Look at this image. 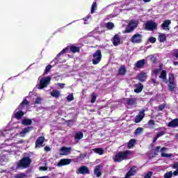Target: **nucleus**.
Returning <instances> with one entry per match:
<instances>
[{"label":"nucleus","mask_w":178,"mask_h":178,"mask_svg":"<svg viewBox=\"0 0 178 178\" xmlns=\"http://www.w3.org/2000/svg\"><path fill=\"white\" fill-rule=\"evenodd\" d=\"M173 169H177L178 170V162H175L172 165Z\"/></svg>","instance_id":"51"},{"label":"nucleus","mask_w":178,"mask_h":178,"mask_svg":"<svg viewBox=\"0 0 178 178\" xmlns=\"http://www.w3.org/2000/svg\"><path fill=\"white\" fill-rule=\"evenodd\" d=\"M127 105H136L137 104V98H127Z\"/></svg>","instance_id":"26"},{"label":"nucleus","mask_w":178,"mask_h":178,"mask_svg":"<svg viewBox=\"0 0 178 178\" xmlns=\"http://www.w3.org/2000/svg\"><path fill=\"white\" fill-rule=\"evenodd\" d=\"M136 139H131L129 142H128V148L129 149L133 148V147H134V144H136Z\"/></svg>","instance_id":"31"},{"label":"nucleus","mask_w":178,"mask_h":178,"mask_svg":"<svg viewBox=\"0 0 178 178\" xmlns=\"http://www.w3.org/2000/svg\"><path fill=\"white\" fill-rule=\"evenodd\" d=\"M44 151L46 152H49V151H51V147H49V146H45L44 147Z\"/></svg>","instance_id":"52"},{"label":"nucleus","mask_w":178,"mask_h":178,"mask_svg":"<svg viewBox=\"0 0 178 178\" xmlns=\"http://www.w3.org/2000/svg\"><path fill=\"white\" fill-rule=\"evenodd\" d=\"M134 92H136V94H138V92H141L144 88V86L141 83H138L137 84H135Z\"/></svg>","instance_id":"20"},{"label":"nucleus","mask_w":178,"mask_h":178,"mask_svg":"<svg viewBox=\"0 0 178 178\" xmlns=\"http://www.w3.org/2000/svg\"><path fill=\"white\" fill-rule=\"evenodd\" d=\"M127 73V70H126V67L124 65H121L118 70V74L120 76H124Z\"/></svg>","instance_id":"23"},{"label":"nucleus","mask_w":178,"mask_h":178,"mask_svg":"<svg viewBox=\"0 0 178 178\" xmlns=\"http://www.w3.org/2000/svg\"><path fill=\"white\" fill-rule=\"evenodd\" d=\"M149 126H155V121L154 120H150L148 122Z\"/></svg>","instance_id":"48"},{"label":"nucleus","mask_w":178,"mask_h":178,"mask_svg":"<svg viewBox=\"0 0 178 178\" xmlns=\"http://www.w3.org/2000/svg\"><path fill=\"white\" fill-rule=\"evenodd\" d=\"M173 176V172L170 171V172H167L165 175H164V178H172Z\"/></svg>","instance_id":"38"},{"label":"nucleus","mask_w":178,"mask_h":178,"mask_svg":"<svg viewBox=\"0 0 178 178\" xmlns=\"http://www.w3.org/2000/svg\"><path fill=\"white\" fill-rule=\"evenodd\" d=\"M95 101H97V95L93 92V93H92V95H91L90 102H91V104H94V102H95Z\"/></svg>","instance_id":"39"},{"label":"nucleus","mask_w":178,"mask_h":178,"mask_svg":"<svg viewBox=\"0 0 178 178\" xmlns=\"http://www.w3.org/2000/svg\"><path fill=\"white\" fill-rule=\"evenodd\" d=\"M166 149V147H162L161 149V152H163V151H165Z\"/></svg>","instance_id":"61"},{"label":"nucleus","mask_w":178,"mask_h":178,"mask_svg":"<svg viewBox=\"0 0 178 178\" xmlns=\"http://www.w3.org/2000/svg\"><path fill=\"white\" fill-rule=\"evenodd\" d=\"M51 82V76H47L46 78H42L40 81V84L38 86L39 90H42L48 87V84Z\"/></svg>","instance_id":"7"},{"label":"nucleus","mask_w":178,"mask_h":178,"mask_svg":"<svg viewBox=\"0 0 178 178\" xmlns=\"http://www.w3.org/2000/svg\"><path fill=\"white\" fill-rule=\"evenodd\" d=\"M138 80L141 83H144L147 80V73L141 72L138 75Z\"/></svg>","instance_id":"21"},{"label":"nucleus","mask_w":178,"mask_h":178,"mask_svg":"<svg viewBox=\"0 0 178 178\" xmlns=\"http://www.w3.org/2000/svg\"><path fill=\"white\" fill-rule=\"evenodd\" d=\"M35 104H41V98L40 97H37L35 102H34Z\"/></svg>","instance_id":"49"},{"label":"nucleus","mask_w":178,"mask_h":178,"mask_svg":"<svg viewBox=\"0 0 178 178\" xmlns=\"http://www.w3.org/2000/svg\"><path fill=\"white\" fill-rule=\"evenodd\" d=\"M30 105V102L28 101L27 99H24L22 102L20 103V104L17 106V108L15 110L17 111V109H24V108H28V106Z\"/></svg>","instance_id":"13"},{"label":"nucleus","mask_w":178,"mask_h":178,"mask_svg":"<svg viewBox=\"0 0 178 178\" xmlns=\"http://www.w3.org/2000/svg\"><path fill=\"white\" fill-rule=\"evenodd\" d=\"M76 173H80V175H90V170L88 168L86 165H81L79 168V172H76Z\"/></svg>","instance_id":"14"},{"label":"nucleus","mask_w":178,"mask_h":178,"mask_svg":"<svg viewBox=\"0 0 178 178\" xmlns=\"http://www.w3.org/2000/svg\"><path fill=\"white\" fill-rule=\"evenodd\" d=\"M40 169H41V170H44V171H45V170H47V167H40Z\"/></svg>","instance_id":"58"},{"label":"nucleus","mask_w":178,"mask_h":178,"mask_svg":"<svg viewBox=\"0 0 178 178\" xmlns=\"http://www.w3.org/2000/svg\"><path fill=\"white\" fill-rule=\"evenodd\" d=\"M22 124L24 126H30L33 123V120L29 119V118H25L22 120Z\"/></svg>","instance_id":"27"},{"label":"nucleus","mask_w":178,"mask_h":178,"mask_svg":"<svg viewBox=\"0 0 178 178\" xmlns=\"http://www.w3.org/2000/svg\"><path fill=\"white\" fill-rule=\"evenodd\" d=\"M157 26L156 23L152 21H147L145 25V29L147 30V31H154Z\"/></svg>","instance_id":"9"},{"label":"nucleus","mask_w":178,"mask_h":178,"mask_svg":"<svg viewBox=\"0 0 178 178\" xmlns=\"http://www.w3.org/2000/svg\"><path fill=\"white\" fill-rule=\"evenodd\" d=\"M131 154H133V152L131 150L120 151L118 152L114 157H113V159L114 162L120 163L122 161H127V159H129V156H130Z\"/></svg>","instance_id":"1"},{"label":"nucleus","mask_w":178,"mask_h":178,"mask_svg":"<svg viewBox=\"0 0 178 178\" xmlns=\"http://www.w3.org/2000/svg\"><path fill=\"white\" fill-rule=\"evenodd\" d=\"M44 141H45V137L39 136L35 143V148H42L44 147V145H42V144H44Z\"/></svg>","instance_id":"10"},{"label":"nucleus","mask_w":178,"mask_h":178,"mask_svg":"<svg viewBox=\"0 0 178 178\" xmlns=\"http://www.w3.org/2000/svg\"><path fill=\"white\" fill-rule=\"evenodd\" d=\"M33 129V127H27L26 128H24L22 131L19 133V136L26 137V134H27V133H30V131H31Z\"/></svg>","instance_id":"16"},{"label":"nucleus","mask_w":178,"mask_h":178,"mask_svg":"<svg viewBox=\"0 0 178 178\" xmlns=\"http://www.w3.org/2000/svg\"><path fill=\"white\" fill-rule=\"evenodd\" d=\"M60 155H69L72 152V147H62L60 149Z\"/></svg>","instance_id":"17"},{"label":"nucleus","mask_w":178,"mask_h":178,"mask_svg":"<svg viewBox=\"0 0 178 178\" xmlns=\"http://www.w3.org/2000/svg\"><path fill=\"white\" fill-rule=\"evenodd\" d=\"M95 154H98L99 155H104V149L102 148H95L93 149Z\"/></svg>","instance_id":"32"},{"label":"nucleus","mask_w":178,"mask_h":178,"mask_svg":"<svg viewBox=\"0 0 178 178\" xmlns=\"http://www.w3.org/2000/svg\"><path fill=\"white\" fill-rule=\"evenodd\" d=\"M172 175L174 176H177L178 175V170H176L175 171L173 172Z\"/></svg>","instance_id":"56"},{"label":"nucleus","mask_w":178,"mask_h":178,"mask_svg":"<svg viewBox=\"0 0 178 178\" xmlns=\"http://www.w3.org/2000/svg\"><path fill=\"white\" fill-rule=\"evenodd\" d=\"M31 159L29 156L23 157L17 164V168H24V169L29 168L31 163Z\"/></svg>","instance_id":"3"},{"label":"nucleus","mask_w":178,"mask_h":178,"mask_svg":"<svg viewBox=\"0 0 178 178\" xmlns=\"http://www.w3.org/2000/svg\"><path fill=\"white\" fill-rule=\"evenodd\" d=\"M158 72H159L158 70H154L153 72L154 74H156Z\"/></svg>","instance_id":"63"},{"label":"nucleus","mask_w":178,"mask_h":178,"mask_svg":"<svg viewBox=\"0 0 178 178\" xmlns=\"http://www.w3.org/2000/svg\"><path fill=\"white\" fill-rule=\"evenodd\" d=\"M17 112L15 114L14 118L17 119V120H20L24 116V112H23V109H17Z\"/></svg>","instance_id":"18"},{"label":"nucleus","mask_w":178,"mask_h":178,"mask_svg":"<svg viewBox=\"0 0 178 178\" xmlns=\"http://www.w3.org/2000/svg\"><path fill=\"white\" fill-rule=\"evenodd\" d=\"M70 49L72 54H76V52H80V47L74 45H70L67 47V48L63 49L57 56L53 60V62H55V63H58L59 62V56L60 55H63L65 52H67V50Z\"/></svg>","instance_id":"2"},{"label":"nucleus","mask_w":178,"mask_h":178,"mask_svg":"<svg viewBox=\"0 0 178 178\" xmlns=\"http://www.w3.org/2000/svg\"><path fill=\"white\" fill-rule=\"evenodd\" d=\"M166 108V105L165 104H161L159 106V111H163Z\"/></svg>","instance_id":"45"},{"label":"nucleus","mask_w":178,"mask_h":178,"mask_svg":"<svg viewBox=\"0 0 178 178\" xmlns=\"http://www.w3.org/2000/svg\"><path fill=\"white\" fill-rule=\"evenodd\" d=\"M148 40L150 44H155L156 42V38L155 37H150Z\"/></svg>","instance_id":"40"},{"label":"nucleus","mask_w":178,"mask_h":178,"mask_svg":"<svg viewBox=\"0 0 178 178\" xmlns=\"http://www.w3.org/2000/svg\"><path fill=\"white\" fill-rule=\"evenodd\" d=\"M38 178H49L48 176L38 177Z\"/></svg>","instance_id":"62"},{"label":"nucleus","mask_w":178,"mask_h":178,"mask_svg":"<svg viewBox=\"0 0 178 178\" xmlns=\"http://www.w3.org/2000/svg\"><path fill=\"white\" fill-rule=\"evenodd\" d=\"M173 56H175V58H178V49H175L172 54Z\"/></svg>","instance_id":"50"},{"label":"nucleus","mask_w":178,"mask_h":178,"mask_svg":"<svg viewBox=\"0 0 178 178\" xmlns=\"http://www.w3.org/2000/svg\"><path fill=\"white\" fill-rule=\"evenodd\" d=\"M173 65H174V66H177L178 62L177 61H174Z\"/></svg>","instance_id":"60"},{"label":"nucleus","mask_w":178,"mask_h":178,"mask_svg":"<svg viewBox=\"0 0 178 178\" xmlns=\"http://www.w3.org/2000/svg\"><path fill=\"white\" fill-rule=\"evenodd\" d=\"M162 136H165V131H161L156 134V136L159 138V137H162Z\"/></svg>","instance_id":"43"},{"label":"nucleus","mask_w":178,"mask_h":178,"mask_svg":"<svg viewBox=\"0 0 178 178\" xmlns=\"http://www.w3.org/2000/svg\"><path fill=\"white\" fill-rule=\"evenodd\" d=\"M24 174H20L15 176L16 178H23L24 177Z\"/></svg>","instance_id":"53"},{"label":"nucleus","mask_w":178,"mask_h":178,"mask_svg":"<svg viewBox=\"0 0 178 178\" xmlns=\"http://www.w3.org/2000/svg\"><path fill=\"white\" fill-rule=\"evenodd\" d=\"M51 69H52V65H47L46 67H45V70H44V73H48V72H50Z\"/></svg>","instance_id":"44"},{"label":"nucleus","mask_w":178,"mask_h":178,"mask_svg":"<svg viewBox=\"0 0 178 178\" xmlns=\"http://www.w3.org/2000/svg\"><path fill=\"white\" fill-rule=\"evenodd\" d=\"M113 44L114 47H118V45L120 44V37L119 35L115 34L113 38Z\"/></svg>","instance_id":"19"},{"label":"nucleus","mask_w":178,"mask_h":178,"mask_svg":"<svg viewBox=\"0 0 178 178\" xmlns=\"http://www.w3.org/2000/svg\"><path fill=\"white\" fill-rule=\"evenodd\" d=\"M23 143H24V140H20L18 141V144H23Z\"/></svg>","instance_id":"59"},{"label":"nucleus","mask_w":178,"mask_h":178,"mask_svg":"<svg viewBox=\"0 0 178 178\" xmlns=\"http://www.w3.org/2000/svg\"><path fill=\"white\" fill-rule=\"evenodd\" d=\"M102 59V53L101 52V49L97 50L93 54V58L92 59V63L93 65H98L99 62H101Z\"/></svg>","instance_id":"6"},{"label":"nucleus","mask_w":178,"mask_h":178,"mask_svg":"<svg viewBox=\"0 0 178 178\" xmlns=\"http://www.w3.org/2000/svg\"><path fill=\"white\" fill-rule=\"evenodd\" d=\"M74 99V97H73V95H69L67 97V101H68V102H71V101H73Z\"/></svg>","instance_id":"42"},{"label":"nucleus","mask_w":178,"mask_h":178,"mask_svg":"<svg viewBox=\"0 0 178 178\" xmlns=\"http://www.w3.org/2000/svg\"><path fill=\"white\" fill-rule=\"evenodd\" d=\"M161 149V146H157L154 149V152H158Z\"/></svg>","instance_id":"54"},{"label":"nucleus","mask_w":178,"mask_h":178,"mask_svg":"<svg viewBox=\"0 0 178 178\" xmlns=\"http://www.w3.org/2000/svg\"><path fill=\"white\" fill-rule=\"evenodd\" d=\"M175 138H176V140H177V141H178V134L175 136Z\"/></svg>","instance_id":"64"},{"label":"nucleus","mask_w":178,"mask_h":178,"mask_svg":"<svg viewBox=\"0 0 178 178\" xmlns=\"http://www.w3.org/2000/svg\"><path fill=\"white\" fill-rule=\"evenodd\" d=\"M97 10V1H95L92 3L91 6V13H95V12Z\"/></svg>","instance_id":"35"},{"label":"nucleus","mask_w":178,"mask_h":178,"mask_svg":"<svg viewBox=\"0 0 178 178\" xmlns=\"http://www.w3.org/2000/svg\"><path fill=\"white\" fill-rule=\"evenodd\" d=\"M168 90L171 92L175 91V88H176V83H175V74L173 73H170L168 74Z\"/></svg>","instance_id":"4"},{"label":"nucleus","mask_w":178,"mask_h":178,"mask_svg":"<svg viewBox=\"0 0 178 178\" xmlns=\"http://www.w3.org/2000/svg\"><path fill=\"white\" fill-rule=\"evenodd\" d=\"M161 156L163 158H170V156H172V154H166V153H162Z\"/></svg>","instance_id":"47"},{"label":"nucleus","mask_w":178,"mask_h":178,"mask_svg":"<svg viewBox=\"0 0 178 178\" xmlns=\"http://www.w3.org/2000/svg\"><path fill=\"white\" fill-rule=\"evenodd\" d=\"M131 42L132 44H140V42H143V35L136 33L130 39Z\"/></svg>","instance_id":"8"},{"label":"nucleus","mask_w":178,"mask_h":178,"mask_svg":"<svg viewBox=\"0 0 178 178\" xmlns=\"http://www.w3.org/2000/svg\"><path fill=\"white\" fill-rule=\"evenodd\" d=\"M79 158L81 159V161H83V159L87 158V153L81 154Z\"/></svg>","instance_id":"41"},{"label":"nucleus","mask_w":178,"mask_h":178,"mask_svg":"<svg viewBox=\"0 0 178 178\" xmlns=\"http://www.w3.org/2000/svg\"><path fill=\"white\" fill-rule=\"evenodd\" d=\"M83 137H84V134H83L81 131H79L75 134L74 140L75 141L79 142L80 140H81V138H83Z\"/></svg>","instance_id":"24"},{"label":"nucleus","mask_w":178,"mask_h":178,"mask_svg":"<svg viewBox=\"0 0 178 178\" xmlns=\"http://www.w3.org/2000/svg\"><path fill=\"white\" fill-rule=\"evenodd\" d=\"M159 42H165L166 41V35L165 33H160L158 37Z\"/></svg>","instance_id":"29"},{"label":"nucleus","mask_w":178,"mask_h":178,"mask_svg":"<svg viewBox=\"0 0 178 178\" xmlns=\"http://www.w3.org/2000/svg\"><path fill=\"white\" fill-rule=\"evenodd\" d=\"M134 170H133L132 168H131V170L128 171V172L126 174L125 177L124 178H130L131 177V176H134Z\"/></svg>","instance_id":"33"},{"label":"nucleus","mask_w":178,"mask_h":178,"mask_svg":"<svg viewBox=\"0 0 178 178\" xmlns=\"http://www.w3.org/2000/svg\"><path fill=\"white\" fill-rule=\"evenodd\" d=\"M166 71L162 70L160 74V79H162V80H166Z\"/></svg>","instance_id":"36"},{"label":"nucleus","mask_w":178,"mask_h":178,"mask_svg":"<svg viewBox=\"0 0 178 178\" xmlns=\"http://www.w3.org/2000/svg\"><path fill=\"white\" fill-rule=\"evenodd\" d=\"M145 118V110L142 109L138 115L136 116L135 123H140Z\"/></svg>","instance_id":"11"},{"label":"nucleus","mask_w":178,"mask_h":178,"mask_svg":"<svg viewBox=\"0 0 178 178\" xmlns=\"http://www.w3.org/2000/svg\"><path fill=\"white\" fill-rule=\"evenodd\" d=\"M152 177V172H148L144 177V178H151Z\"/></svg>","instance_id":"46"},{"label":"nucleus","mask_w":178,"mask_h":178,"mask_svg":"<svg viewBox=\"0 0 178 178\" xmlns=\"http://www.w3.org/2000/svg\"><path fill=\"white\" fill-rule=\"evenodd\" d=\"M159 138H157L156 136L154 138V140L152 141V143H156V140H158Z\"/></svg>","instance_id":"57"},{"label":"nucleus","mask_w":178,"mask_h":178,"mask_svg":"<svg viewBox=\"0 0 178 178\" xmlns=\"http://www.w3.org/2000/svg\"><path fill=\"white\" fill-rule=\"evenodd\" d=\"M94 173L95 175H96L97 177H101L102 172H101V168L99 165L96 166Z\"/></svg>","instance_id":"28"},{"label":"nucleus","mask_w":178,"mask_h":178,"mask_svg":"<svg viewBox=\"0 0 178 178\" xmlns=\"http://www.w3.org/2000/svg\"><path fill=\"white\" fill-rule=\"evenodd\" d=\"M168 127H173V128L178 127V119L177 118L173 119L168 124Z\"/></svg>","instance_id":"22"},{"label":"nucleus","mask_w":178,"mask_h":178,"mask_svg":"<svg viewBox=\"0 0 178 178\" xmlns=\"http://www.w3.org/2000/svg\"><path fill=\"white\" fill-rule=\"evenodd\" d=\"M144 129L142 127H138L134 132V136H138L143 133Z\"/></svg>","instance_id":"34"},{"label":"nucleus","mask_w":178,"mask_h":178,"mask_svg":"<svg viewBox=\"0 0 178 178\" xmlns=\"http://www.w3.org/2000/svg\"><path fill=\"white\" fill-rule=\"evenodd\" d=\"M170 24H172V21L170 19H165L161 25V29H163V30H165V31H169V30H170V27H169Z\"/></svg>","instance_id":"12"},{"label":"nucleus","mask_w":178,"mask_h":178,"mask_svg":"<svg viewBox=\"0 0 178 178\" xmlns=\"http://www.w3.org/2000/svg\"><path fill=\"white\" fill-rule=\"evenodd\" d=\"M58 86L60 87V88H64V87H65V84L64 83H59L58 84Z\"/></svg>","instance_id":"55"},{"label":"nucleus","mask_w":178,"mask_h":178,"mask_svg":"<svg viewBox=\"0 0 178 178\" xmlns=\"http://www.w3.org/2000/svg\"><path fill=\"white\" fill-rule=\"evenodd\" d=\"M145 65V59L138 60L136 63L137 69H141Z\"/></svg>","instance_id":"25"},{"label":"nucleus","mask_w":178,"mask_h":178,"mask_svg":"<svg viewBox=\"0 0 178 178\" xmlns=\"http://www.w3.org/2000/svg\"><path fill=\"white\" fill-rule=\"evenodd\" d=\"M106 29H108V30H112V29H113V27H115V24H113V22H108L106 25Z\"/></svg>","instance_id":"37"},{"label":"nucleus","mask_w":178,"mask_h":178,"mask_svg":"<svg viewBox=\"0 0 178 178\" xmlns=\"http://www.w3.org/2000/svg\"><path fill=\"white\" fill-rule=\"evenodd\" d=\"M72 159H62L58 163V166H66V165H70Z\"/></svg>","instance_id":"15"},{"label":"nucleus","mask_w":178,"mask_h":178,"mask_svg":"<svg viewBox=\"0 0 178 178\" xmlns=\"http://www.w3.org/2000/svg\"><path fill=\"white\" fill-rule=\"evenodd\" d=\"M137 26H138V24L137 23V21L131 20L128 25L127 26L126 29L124 30V33H131V31H134L136 29H137Z\"/></svg>","instance_id":"5"},{"label":"nucleus","mask_w":178,"mask_h":178,"mask_svg":"<svg viewBox=\"0 0 178 178\" xmlns=\"http://www.w3.org/2000/svg\"><path fill=\"white\" fill-rule=\"evenodd\" d=\"M51 95L54 98H59L60 97V92H59V90H54L51 92Z\"/></svg>","instance_id":"30"}]
</instances>
